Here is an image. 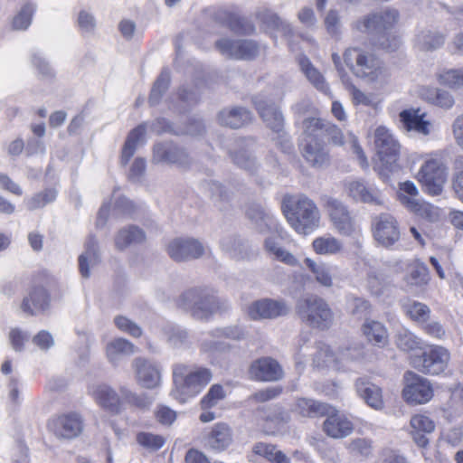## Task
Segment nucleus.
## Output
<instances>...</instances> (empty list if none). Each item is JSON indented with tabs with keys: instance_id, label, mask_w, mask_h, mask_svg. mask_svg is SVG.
<instances>
[{
	"instance_id": "nucleus-62",
	"label": "nucleus",
	"mask_w": 463,
	"mask_h": 463,
	"mask_svg": "<svg viewBox=\"0 0 463 463\" xmlns=\"http://www.w3.org/2000/svg\"><path fill=\"white\" fill-rule=\"evenodd\" d=\"M226 396L225 391L221 384L211 386L207 393L202 398L201 405L203 409H210L218 404Z\"/></svg>"
},
{
	"instance_id": "nucleus-1",
	"label": "nucleus",
	"mask_w": 463,
	"mask_h": 463,
	"mask_svg": "<svg viewBox=\"0 0 463 463\" xmlns=\"http://www.w3.org/2000/svg\"><path fill=\"white\" fill-rule=\"evenodd\" d=\"M246 214L257 231L270 233L264 241V249L273 259L291 267L299 265L298 259L280 245L281 241L287 240L288 233L270 211L253 204L247 209Z\"/></svg>"
},
{
	"instance_id": "nucleus-54",
	"label": "nucleus",
	"mask_w": 463,
	"mask_h": 463,
	"mask_svg": "<svg viewBox=\"0 0 463 463\" xmlns=\"http://www.w3.org/2000/svg\"><path fill=\"white\" fill-rule=\"evenodd\" d=\"M169 84L170 71L168 69H163L160 75L155 81L149 95L148 102L151 106L159 104L163 95L168 90Z\"/></svg>"
},
{
	"instance_id": "nucleus-24",
	"label": "nucleus",
	"mask_w": 463,
	"mask_h": 463,
	"mask_svg": "<svg viewBox=\"0 0 463 463\" xmlns=\"http://www.w3.org/2000/svg\"><path fill=\"white\" fill-rule=\"evenodd\" d=\"M356 394L366 405L375 411L384 409L383 389L366 377H359L354 382Z\"/></svg>"
},
{
	"instance_id": "nucleus-27",
	"label": "nucleus",
	"mask_w": 463,
	"mask_h": 463,
	"mask_svg": "<svg viewBox=\"0 0 463 463\" xmlns=\"http://www.w3.org/2000/svg\"><path fill=\"white\" fill-rule=\"evenodd\" d=\"M304 265L309 274L304 276L307 280L314 281L320 287L329 288L334 285L332 267L325 261H317L309 257L304 259Z\"/></svg>"
},
{
	"instance_id": "nucleus-39",
	"label": "nucleus",
	"mask_w": 463,
	"mask_h": 463,
	"mask_svg": "<svg viewBox=\"0 0 463 463\" xmlns=\"http://www.w3.org/2000/svg\"><path fill=\"white\" fill-rule=\"evenodd\" d=\"M446 40V35L434 29H421L415 35V46L424 52H432L440 48Z\"/></svg>"
},
{
	"instance_id": "nucleus-26",
	"label": "nucleus",
	"mask_w": 463,
	"mask_h": 463,
	"mask_svg": "<svg viewBox=\"0 0 463 463\" xmlns=\"http://www.w3.org/2000/svg\"><path fill=\"white\" fill-rule=\"evenodd\" d=\"M251 378L262 382H274L282 378L280 364L271 357H262L254 361L249 370Z\"/></svg>"
},
{
	"instance_id": "nucleus-52",
	"label": "nucleus",
	"mask_w": 463,
	"mask_h": 463,
	"mask_svg": "<svg viewBox=\"0 0 463 463\" xmlns=\"http://www.w3.org/2000/svg\"><path fill=\"white\" fill-rule=\"evenodd\" d=\"M37 10V5L33 2L24 3L12 20V28L17 31H25L32 24L33 17Z\"/></svg>"
},
{
	"instance_id": "nucleus-42",
	"label": "nucleus",
	"mask_w": 463,
	"mask_h": 463,
	"mask_svg": "<svg viewBox=\"0 0 463 463\" xmlns=\"http://www.w3.org/2000/svg\"><path fill=\"white\" fill-rule=\"evenodd\" d=\"M147 124L143 123L138 125L137 128L132 129L124 144L122 154H121V164L127 165L129 159L134 156L137 147L143 144L145 140V135L146 132Z\"/></svg>"
},
{
	"instance_id": "nucleus-16",
	"label": "nucleus",
	"mask_w": 463,
	"mask_h": 463,
	"mask_svg": "<svg viewBox=\"0 0 463 463\" xmlns=\"http://www.w3.org/2000/svg\"><path fill=\"white\" fill-rule=\"evenodd\" d=\"M256 147L255 139L251 137L240 138L235 141L233 148L230 150V156L235 165L252 174L259 166L254 156Z\"/></svg>"
},
{
	"instance_id": "nucleus-43",
	"label": "nucleus",
	"mask_w": 463,
	"mask_h": 463,
	"mask_svg": "<svg viewBox=\"0 0 463 463\" xmlns=\"http://www.w3.org/2000/svg\"><path fill=\"white\" fill-rule=\"evenodd\" d=\"M402 203L430 222H436L440 219V209L429 203H420L417 199L402 196Z\"/></svg>"
},
{
	"instance_id": "nucleus-64",
	"label": "nucleus",
	"mask_w": 463,
	"mask_h": 463,
	"mask_svg": "<svg viewBox=\"0 0 463 463\" xmlns=\"http://www.w3.org/2000/svg\"><path fill=\"white\" fill-rule=\"evenodd\" d=\"M213 338H228L240 341L245 338L246 331L240 326H229L222 328H216L212 332Z\"/></svg>"
},
{
	"instance_id": "nucleus-9",
	"label": "nucleus",
	"mask_w": 463,
	"mask_h": 463,
	"mask_svg": "<svg viewBox=\"0 0 463 463\" xmlns=\"http://www.w3.org/2000/svg\"><path fill=\"white\" fill-rule=\"evenodd\" d=\"M447 177V167L437 154L430 155L416 175L423 191L432 196L441 194Z\"/></svg>"
},
{
	"instance_id": "nucleus-32",
	"label": "nucleus",
	"mask_w": 463,
	"mask_h": 463,
	"mask_svg": "<svg viewBox=\"0 0 463 463\" xmlns=\"http://www.w3.org/2000/svg\"><path fill=\"white\" fill-rule=\"evenodd\" d=\"M331 126L335 128L334 131L332 129H326V132L325 133V138H329L335 145H343L345 143L348 144L350 146V149L353 151V153L356 156L359 165L362 168H367L369 164L367 161V157L364 155L362 147L358 144V140L355 136H354L352 133H349L346 140L344 141V136L341 132V130L333 123H331Z\"/></svg>"
},
{
	"instance_id": "nucleus-3",
	"label": "nucleus",
	"mask_w": 463,
	"mask_h": 463,
	"mask_svg": "<svg viewBox=\"0 0 463 463\" xmlns=\"http://www.w3.org/2000/svg\"><path fill=\"white\" fill-rule=\"evenodd\" d=\"M399 18L400 14L396 9L386 8L356 21L354 27L363 33L382 35L380 46L388 52H393L399 48L402 42L398 36L390 37L388 32L398 23Z\"/></svg>"
},
{
	"instance_id": "nucleus-33",
	"label": "nucleus",
	"mask_w": 463,
	"mask_h": 463,
	"mask_svg": "<svg viewBox=\"0 0 463 463\" xmlns=\"http://www.w3.org/2000/svg\"><path fill=\"white\" fill-rule=\"evenodd\" d=\"M232 442V430L223 422L214 424L205 439V444L215 451L226 449Z\"/></svg>"
},
{
	"instance_id": "nucleus-30",
	"label": "nucleus",
	"mask_w": 463,
	"mask_h": 463,
	"mask_svg": "<svg viewBox=\"0 0 463 463\" xmlns=\"http://www.w3.org/2000/svg\"><path fill=\"white\" fill-rule=\"evenodd\" d=\"M300 151L307 163L313 167L322 168L329 162L328 152L324 142H311V140L302 142Z\"/></svg>"
},
{
	"instance_id": "nucleus-28",
	"label": "nucleus",
	"mask_w": 463,
	"mask_h": 463,
	"mask_svg": "<svg viewBox=\"0 0 463 463\" xmlns=\"http://www.w3.org/2000/svg\"><path fill=\"white\" fill-rule=\"evenodd\" d=\"M410 426L413 441L419 447L426 448L430 442L428 435L435 430L434 421L424 414H416L411 417Z\"/></svg>"
},
{
	"instance_id": "nucleus-36",
	"label": "nucleus",
	"mask_w": 463,
	"mask_h": 463,
	"mask_svg": "<svg viewBox=\"0 0 463 463\" xmlns=\"http://www.w3.org/2000/svg\"><path fill=\"white\" fill-rule=\"evenodd\" d=\"M251 118L250 111L242 107L224 109L218 114L219 123L231 128H241L250 123Z\"/></svg>"
},
{
	"instance_id": "nucleus-25",
	"label": "nucleus",
	"mask_w": 463,
	"mask_h": 463,
	"mask_svg": "<svg viewBox=\"0 0 463 463\" xmlns=\"http://www.w3.org/2000/svg\"><path fill=\"white\" fill-rule=\"evenodd\" d=\"M253 103L267 127L279 134L283 129L284 118L274 102L265 97L256 96Z\"/></svg>"
},
{
	"instance_id": "nucleus-8",
	"label": "nucleus",
	"mask_w": 463,
	"mask_h": 463,
	"mask_svg": "<svg viewBox=\"0 0 463 463\" xmlns=\"http://www.w3.org/2000/svg\"><path fill=\"white\" fill-rule=\"evenodd\" d=\"M364 347L360 344L348 345L337 353L326 344H319L313 363L317 367H332L344 369L347 363L360 361L364 358Z\"/></svg>"
},
{
	"instance_id": "nucleus-7",
	"label": "nucleus",
	"mask_w": 463,
	"mask_h": 463,
	"mask_svg": "<svg viewBox=\"0 0 463 463\" xmlns=\"http://www.w3.org/2000/svg\"><path fill=\"white\" fill-rule=\"evenodd\" d=\"M374 146L379 156V165H377L380 175L388 176L391 173L399 170L397 164L400 145L393 135L384 126H379L374 131Z\"/></svg>"
},
{
	"instance_id": "nucleus-63",
	"label": "nucleus",
	"mask_w": 463,
	"mask_h": 463,
	"mask_svg": "<svg viewBox=\"0 0 463 463\" xmlns=\"http://www.w3.org/2000/svg\"><path fill=\"white\" fill-rule=\"evenodd\" d=\"M352 101L355 106H364L376 108L378 101L373 93H365L355 86L351 85L349 88Z\"/></svg>"
},
{
	"instance_id": "nucleus-41",
	"label": "nucleus",
	"mask_w": 463,
	"mask_h": 463,
	"mask_svg": "<svg viewBox=\"0 0 463 463\" xmlns=\"http://www.w3.org/2000/svg\"><path fill=\"white\" fill-rule=\"evenodd\" d=\"M312 249L317 255L334 256L343 252L344 244L338 238L326 233L313 240Z\"/></svg>"
},
{
	"instance_id": "nucleus-13",
	"label": "nucleus",
	"mask_w": 463,
	"mask_h": 463,
	"mask_svg": "<svg viewBox=\"0 0 463 463\" xmlns=\"http://www.w3.org/2000/svg\"><path fill=\"white\" fill-rule=\"evenodd\" d=\"M404 379L406 383L402 397L408 403L423 404L432 398L433 389L427 379L411 372H407Z\"/></svg>"
},
{
	"instance_id": "nucleus-35",
	"label": "nucleus",
	"mask_w": 463,
	"mask_h": 463,
	"mask_svg": "<svg viewBox=\"0 0 463 463\" xmlns=\"http://www.w3.org/2000/svg\"><path fill=\"white\" fill-rule=\"evenodd\" d=\"M417 109H404L400 113V120L407 131L428 136L431 130V123L424 119V114Z\"/></svg>"
},
{
	"instance_id": "nucleus-12",
	"label": "nucleus",
	"mask_w": 463,
	"mask_h": 463,
	"mask_svg": "<svg viewBox=\"0 0 463 463\" xmlns=\"http://www.w3.org/2000/svg\"><path fill=\"white\" fill-rule=\"evenodd\" d=\"M450 360L448 349L440 345H432L420 355L411 358V365L420 373L438 375L445 371Z\"/></svg>"
},
{
	"instance_id": "nucleus-19",
	"label": "nucleus",
	"mask_w": 463,
	"mask_h": 463,
	"mask_svg": "<svg viewBox=\"0 0 463 463\" xmlns=\"http://www.w3.org/2000/svg\"><path fill=\"white\" fill-rule=\"evenodd\" d=\"M289 308L283 300L262 298L249 305L247 314L252 320L274 319L288 314Z\"/></svg>"
},
{
	"instance_id": "nucleus-58",
	"label": "nucleus",
	"mask_w": 463,
	"mask_h": 463,
	"mask_svg": "<svg viewBox=\"0 0 463 463\" xmlns=\"http://www.w3.org/2000/svg\"><path fill=\"white\" fill-rule=\"evenodd\" d=\"M223 251L228 253L232 258H242L245 252V245L241 239L234 235L224 236L220 242Z\"/></svg>"
},
{
	"instance_id": "nucleus-2",
	"label": "nucleus",
	"mask_w": 463,
	"mask_h": 463,
	"mask_svg": "<svg viewBox=\"0 0 463 463\" xmlns=\"http://www.w3.org/2000/svg\"><path fill=\"white\" fill-rule=\"evenodd\" d=\"M172 371L174 389L171 394L182 403L199 394L213 378L210 369L194 364H175Z\"/></svg>"
},
{
	"instance_id": "nucleus-23",
	"label": "nucleus",
	"mask_w": 463,
	"mask_h": 463,
	"mask_svg": "<svg viewBox=\"0 0 463 463\" xmlns=\"http://www.w3.org/2000/svg\"><path fill=\"white\" fill-rule=\"evenodd\" d=\"M89 394L105 411L118 414L121 411V400L117 392L105 383L92 384L88 388Z\"/></svg>"
},
{
	"instance_id": "nucleus-51",
	"label": "nucleus",
	"mask_w": 463,
	"mask_h": 463,
	"mask_svg": "<svg viewBox=\"0 0 463 463\" xmlns=\"http://www.w3.org/2000/svg\"><path fill=\"white\" fill-rule=\"evenodd\" d=\"M406 316L419 324L426 323L430 317V308L424 303L408 299L402 304Z\"/></svg>"
},
{
	"instance_id": "nucleus-53",
	"label": "nucleus",
	"mask_w": 463,
	"mask_h": 463,
	"mask_svg": "<svg viewBox=\"0 0 463 463\" xmlns=\"http://www.w3.org/2000/svg\"><path fill=\"white\" fill-rule=\"evenodd\" d=\"M163 337L174 347H181L187 343L188 334L179 326L167 323L162 327Z\"/></svg>"
},
{
	"instance_id": "nucleus-4",
	"label": "nucleus",
	"mask_w": 463,
	"mask_h": 463,
	"mask_svg": "<svg viewBox=\"0 0 463 463\" xmlns=\"http://www.w3.org/2000/svg\"><path fill=\"white\" fill-rule=\"evenodd\" d=\"M283 212L290 226L302 235L314 232L320 225L321 214L317 204L308 197L301 195Z\"/></svg>"
},
{
	"instance_id": "nucleus-59",
	"label": "nucleus",
	"mask_w": 463,
	"mask_h": 463,
	"mask_svg": "<svg viewBox=\"0 0 463 463\" xmlns=\"http://www.w3.org/2000/svg\"><path fill=\"white\" fill-rule=\"evenodd\" d=\"M395 344L402 351L409 352L420 346V340L410 330L402 328L395 335Z\"/></svg>"
},
{
	"instance_id": "nucleus-15",
	"label": "nucleus",
	"mask_w": 463,
	"mask_h": 463,
	"mask_svg": "<svg viewBox=\"0 0 463 463\" xmlns=\"http://www.w3.org/2000/svg\"><path fill=\"white\" fill-rule=\"evenodd\" d=\"M215 46L222 55L237 60H250L260 52V46L251 40L222 38L215 43Z\"/></svg>"
},
{
	"instance_id": "nucleus-61",
	"label": "nucleus",
	"mask_w": 463,
	"mask_h": 463,
	"mask_svg": "<svg viewBox=\"0 0 463 463\" xmlns=\"http://www.w3.org/2000/svg\"><path fill=\"white\" fill-rule=\"evenodd\" d=\"M345 447L352 455L364 458H368L373 451L372 441L365 438L354 439Z\"/></svg>"
},
{
	"instance_id": "nucleus-34",
	"label": "nucleus",
	"mask_w": 463,
	"mask_h": 463,
	"mask_svg": "<svg viewBox=\"0 0 463 463\" xmlns=\"http://www.w3.org/2000/svg\"><path fill=\"white\" fill-rule=\"evenodd\" d=\"M298 63L299 65L300 71L314 88L325 95L330 94V88L325 77L312 64L307 56L299 55L298 57Z\"/></svg>"
},
{
	"instance_id": "nucleus-29",
	"label": "nucleus",
	"mask_w": 463,
	"mask_h": 463,
	"mask_svg": "<svg viewBox=\"0 0 463 463\" xmlns=\"http://www.w3.org/2000/svg\"><path fill=\"white\" fill-rule=\"evenodd\" d=\"M323 424L324 431L334 439H343L349 436L354 430L353 422L344 414H327Z\"/></svg>"
},
{
	"instance_id": "nucleus-49",
	"label": "nucleus",
	"mask_w": 463,
	"mask_h": 463,
	"mask_svg": "<svg viewBox=\"0 0 463 463\" xmlns=\"http://www.w3.org/2000/svg\"><path fill=\"white\" fill-rule=\"evenodd\" d=\"M58 196V190L54 187H48L43 191L33 194L24 200L27 210L36 211L43 209L47 204L53 203Z\"/></svg>"
},
{
	"instance_id": "nucleus-38",
	"label": "nucleus",
	"mask_w": 463,
	"mask_h": 463,
	"mask_svg": "<svg viewBox=\"0 0 463 463\" xmlns=\"http://www.w3.org/2000/svg\"><path fill=\"white\" fill-rule=\"evenodd\" d=\"M294 411L303 417L316 418L333 412V408L325 402L313 399L299 398L294 406Z\"/></svg>"
},
{
	"instance_id": "nucleus-40",
	"label": "nucleus",
	"mask_w": 463,
	"mask_h": 463,
	"mask_svg": "<svg viewBox=\"0 0 463 463\" xmlns=\"http://www.w3.org/2000/svg\"><path fill=\"white\" fill-rule=\"evenodd\" d=\"M362 331L369 343L383 347L389 342V335L385 326L375 320L366 318L362 326Z\"/></svg>"
},
{
	"instance_id": "nucleus-46",
	"label": "nucleus",
	"mask_w": 463,
	"mask_h": 463,
	"mask_svg": "<svg viewBox=\"0 0 463 463\" xmlns=\"http://www.w3.org/2000/svg\"><path fill=\"white\" fill-rule=\"evenodd\" d=\"M50 302L49 295L45 288H35L32 290L27 298H25L22 304V308L24 312L35 314L39 311L45 310Z\"/></svg>"
},
{
	"instance_id": "nucleus-48",
	"label": "nucleus",
	"mask_w": 463,
	"mask_h": 463,
	"mask_svg": "<svg viewBox=\"0 0 463 463\" xmlns=\"http://www.w3.org/2000/svg\"><path fill=\"white\" fill-rule=\"evenodd\" d=\"M99 262L98 243L94 238H90L86 242L85 251L79 257V269L82 277L89 278L90 268Z\"/></svg>"
},
{
	"instance_id": "nucleus-5",
	"label": "nucleus",
	"mask_w": 463,
	"mask_h": 463,
	"mask_svg": "<svg viewBox=\"0 0 463 463\" xmlns=\"http://www.w3.org/2000/svg\"><path fill=\"white\" fill-rule=\"evenodd\" d=\"M344 60L358 78L369 82H383L387 79L388 75L382 61L373 53L351 48L345 52Z\"/></svg>"
},
{
	"instance_id": "nucleus-56",
	"label": "nucleus",
	"mask_w": 463,
	"mask_h": 463,
	"mask_svg": "<svg viewBox=\"0 0 463 463\" xmlns=\"http://www.w3.org/2000/svg\"><path fill=\"white\" fill-rule=\"evenodd\" d=\"M76 25L83 36H90L97 30V19L90 10L81 9L77 14Z\"/></svg>"
},
{
	"instance_id": "nucleus-14",
	"label": "nucleus",
	"mask_w": 463,
	"mask_h": 463,
	"mask_svg": "<svg viewBox=\"0 0 463 463\" xmlns=\"http://www.w3.org/2000/svg\"><path fill=\"white\" fill-rule=\"evenodd\" d=\"M83 419L77 412H69L52 417L48 421V429L58 439H71L83 430Z\"/></svg>"
},
{
	"instance_id": "nucleus-60",
	"label": "nucleus",
	"mask_w": 463,
	"mask_h": 463,
	"mask_svg": "<svg viewBox=\"0 0 463 463\" xmlns=\"http://www.w3.org/2000/svg\"><path fill=\"white\" fill-rule=\"evenodd\" d=\"M137 442L146 449L156 451L165 445V439L158 434L142 431L137 433Z\"/></svg>"
},
{
	"instance_id": "nucleus-45",
	"label": "nucleus",
	"mask_w": 463,
	"mask_h": 463,
	"mask_svg": "<svg viewBox=\"0 0 463 463\" xmlns=\"http://www.w3.org/2000/svg\"><path fill=\"white\" fill-rule=\"evenodd\" d=\"M146 234L142 229L136 225H129L118 231L115 237L116 247L124 250L128 246L144 242Z\"/></svg>"
},
{
	"instance_id": "nucleus-21",
	"label": "nucleus",
	"mask_w": 463,
	"mask_h": 463,
	"mask_svg": "<svg viewBox=\"0 0 463 463\" xmlns=\"http://www.w3.org/2000/svg\"><path fill=\"white\" fill-rule=\"evenodd\" d=\"M137 383L144 388L153 389L161 383V371L153 361L143 357L135 358L132 362Z\"/></svg>"
},
{
	"instance_id": "nucleus-57",
	"label": "nucleus",
	"mask_w": 463,
	"mask_h": 463,
	"mask_svg": "<svg viewBox=\"0 0 463 463\" xmlns=\"http://www.w3.org/2000/svg\"><path fill=\"white\" fill-rule=\"evenodd\" d=\"M389 280L384 274L379 271H371L367 276V289L373 296L380 297L389 287Z\"/></svg>"
},
{
	"instance_id": "nucleus-10",
	"label": "nucleus",
	"mask_w": 463,
	"mask_h": 463,
	"mask_svg": "<svg viewBox=\"0 0 463 463\" xmlns=\"http://www.w3.org/2000/svg\"><path fill=\"white\" fill-rule=\"evenodd\" d=\"M300 317L313 327L326 329L333 322V313L321 298L311 296L298 305Z\"/></svg>"
},
{
	"instance_id": "nucleus-31",
	"label": "nucleus",
	"mask_w": 463,
	"mask_h": 463,
	"mask_svg": "<svg viewBox=\"0 0 463 463\" xmlns=\"http://www.w3.org/2000/svg\"><path fill=\"white\" fill-rule=\"evenodd\" d=\"M149 128L151 131L157 134L173 133L175 135L186 134L191 136L201 135L204 130V127L199 119L192 120L185 128H175L169 121L163 118H156L151 125H149Z\"/></svg>"
},
{
	"instance_id": "nucleus-18",
	"label": "nucleus",
	"mask_w": 463,
	"mask_h": 463,
	"mask_svg": "<svg viewBox=\"0 0 463 463\" xmlns=\"http://www.w3.org/2000/svg\"><path fill=\"white\" fill-rule=\"evenodd\" d=\"M345 189L354 201L381 205L384 202L382 192L373 184L364 180H349L345 183Z\"/></svg>"
},
{
	"instance_id": "nucleus-55",
	"label": "nucleus",
	"mask_w": 463,
	"mask_h": 463,
	"mask_svg": "<svg viewBox=\"0 0 463 463\" xmlns=\"http://www.w3.org/2000/svg\"><path fill=\"white\" fill-rule=\"evenodd\" d=\"M439 84L450 90H462L460 68L442 69L436 75Z\"/></svg>"
},
{
	"instance_id": "nucleus-11",
	"label": "nucleus",
	"mask_w": 463,
	"mask_h": 463,
	"mask_svg": "<svg viewBox=\"0 0 463 463\" xmlns=\"http://www.w3.org/2000/svg\"><path fill=\"white\" fill-rule=\"evenodd\" d=\"M324 207L328 213L333 228L342 236L353 237L359 232L354 217L348 207L333 197L325 199Z\"/></svg>"
},
{
	"instance_id": "nucleus-37",
	"label": "nucleus",
	"mask_w": 463,
	"mask_h": 463,
	"mask_svg": "<svg viewBox=\"0 0 463 463\" xmlns=\"http://www.w3.org/2000/svg\"><path fill=\"white\" fill-rule=\"evenodd\" d=\"M326 129H332L331 122L317 118H307L303 121L302 142H324Z\"/></svg>"
},
{
	"instance_id": "nucleus-6",
	"label": "nucleus",
	"mask_w": 463,
	"mask_h": 463,
	"mask_svg": "<svg viewBox=\"0 0 463 463\" xmlns=\"http://www.w3.org/2000/svg\"><path fill=\"white\" fill-rule=\"evenodd\" d=\"M180 305L198 319L208 318L225 306L213 288H196L185 291L180 298Z\"/></svg>"
},
{
	"instance_id": "nucleus-22",
	"label": "nucleus",
	"mask_w": 463,
	"mask_h": 463,
	"mask_svg": "<svg viewBox=\"0 0 463 463\" xmlns=\"http://www.w3.org/2000/svg\"><path fill=\"white\" fill-rule=\"evenodd\" d=\"M167 252L174 260L184 261L200 258L204 252V247L198 240L177 238L168 244Z\"/></svg>"
},
{
	"instance_id": "nucleus-44",
	"label": "nucleus",
	"mask_w": 463,
	"mask_h": 463,
	"mask_svg": "<svg viewBox=\"0 0 463 463\" xmlns=\"http://www.w3.org/2000/svg\"><path fill=\"white\" fill-rule=\"evenodd\" d=\"M135 353V345L127 339L118 337L109 342L106 345V355L109 361L117 364L122 358Z\"/></svg>"
},
{
	"instance_id": "nucleus-50",
	"label": "nucleus",
	"mask_w": 463,
	"mask_h": 463,
	"mask_svg": "<svg viewBox=\"0 0 463 463\" xmlns=\"http://www.w3.org/2000/svg\"><path fill=\"white\" fill-rule=\"evenodd\" d=\"M252 451L271 463H291L289 458L279 450L275 445L264 442L256 443Z\"/></svg>"
},
{
	"instance_id": "nucleus-20",
	"label": "nucleus",
	"mask_w": 463,
	"mask_h": 463,
	"mask_svg": "<svg viewBox=\"0 0 463 463\" xmlns=\"http://www.w3.org/2000/svg\"><path fill=\"white\" fill-rule=\"evenodd\" d=\"M153 162L185 167L190 164L186 151L171 142L157 143L153 148Z\"/></svg>"
},
{
	"instance_id": "nucleus-17",
	"label": "nucleus",
	"mask_w": 463,
	"mask_h": 463,
	"mask_svg": "<svg viewBox=\"0 0 463 463\" xmlns=\"http://www.w3.org/2000/svg\"><path fill=\"white\" fill-rule=\"evenodd\" d=\"M374 239L389 248L396 243L401 236L396 219L389 213H382L373 219Z\"/></svg>"
},
{
	"instance_id": "nucleus-47",
	"label": "nucleus",
	"mask_w": 463,
	"mask_h": 463,
	"mask_svg": "<svg viewBox=\"0 0 463 463\" xmlns=\"http://www.w3.org/2000/svg\"><path fill=\"white\" fill-rule=\"evenodd\" d=\"M421 96L427 102L443 109H450L455 105L454 96L443 89L424 88Z\"/></svg>"
}]
</instances>
